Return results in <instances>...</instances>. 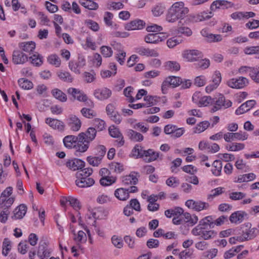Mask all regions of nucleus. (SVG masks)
Masks as SVG:
<instances>
[{
    "mask_svg": "<svg viewBox=\"0 0 259 259\" xmlns=\"http://www.w3.org/2000/svg\"><path fill=\"white\" fill-rule=\"evenodd\" d=\"M214 227L213 218L211 215L207 216L199 222V224L194 228L191 233L195 236H200L204 240H209L215 237L217 232L209 230Z\"/></svg>",
    "mask_w": 259,
    "mask_h": 259,
    "instance_id": "f257e3e1",
    "label": "nucleus"
},
{
    "mask_svg": "<svg viewBox=\"0 0 259 259\" xmlns=\"http://www.w3.org/2000/svg\"><path fill=\"white\" fill-rule=\"evenodd\" d=\"M188 8L185 6L182 1L174 3L168 9L166 14V20L170 23H174L180 19L183 20L189 13Z\"/></svg>",
    "mask_w": 259,
    "mask_h": 259,
    "instance_id": "f03ea898",
    "label": "nucleus"
},
{
    "mask_svg": "<svg viewBox=\"0 0 259 259\" xmlns=\"http://www.w3.org/2000/svg\"><path fill=\"white\" fill-rule=\"evenodd\" d=\"M92 168H86L80 170L76 172L77 180L76 185L80 188H85L92 186L94 183V180L89 177L92 174Z\"/></svg>",
    "mask_w": 259,
    "mask_h": 259,
    "instance_id": "7ed1b4c3",
    "label": "nucleus"
},
{
    "mask_svg": "<svg viewBox=\"0 0 259 259\" xmlns=\"http://www.w3.org/2000/svg\"><path fill=\"white\" fill-rule=\"evenodd\" d=\"M67 93L71 95L74 99H76L80 102H84L89 107H92L94 106L93 102L89 99L87 95L80 90L73 88H70L67 90Z\"/></svg>",
    "mask_w": 259,
    "mask_h": 259,
    "instance_id": "20e7f679",
    "label": "nucleus"
},
{
    "mask_svg": "<svg viewBox=\"0 0 259 259\" xmlns=\"http://www.w3.org/2000/svg\"><path fill=\"white\" fill-rule=\"evenodd\" d=\"M214 99L213 106L211 109V112H215L219 110L225 109L230 107L232 105V102L228 99H226L225 96L220 94L218 97Z\"/></svg>",
    "mask_w": 259,
    "mask_h": 259,
    "instance_id": "39448f33",
    "label": "nucleus"
},
{
    "mask_svg": "<svg viewBox=\"0 0 259 259\" xmlns=\"http://www.w3.org/2000/svg\"><path fill=\"white\" fill-rule=\"evenodd\" d=\"M242 233L244 239L246 241L254 238L258 233V230L256 228H252L250 223H245L241 225Z\"/></svg>",
    "mask_w": 259,
    "mask_h": 259,
    "instance_id": "423d86ee",
    "label": "nucleus"
},
{
    "mask_svg": "<svg viewBox=\"0 0 259 259\" xmlns=\"http://www.w3.org/2000/svg\"><path fill=\"white\" fill-rule=\"evenodd\" d=\"M185 205L189 208L197 211L207 209L209 207V204L207 202L200 200L195 201L193 199L187 200L185 202Z\"/></svg>",
    "mask_w": 259,
    "mask_h": 259,
    "instance_id": "0eeeda50",
    "label": "nucleus"
},
{
    "mask_svg": "<svg viewBox=\"0 0 259 259\" xmlns=\"http://www.w3.org/2000/svg\"><path fill=\"white\" fill-rule=\"evenodd\" d=\"M83 133H79L77 136V141L76 144V152L83 153L87 151L90 142L84 138Z\"/></svg>",
    "mask_w": 259,
    "mask_h": 259,
    "instance_id": "6e6552de",
    "label": "nucleus"
},
{
    "mask_svg": "<svg viewBox=\"0 0 259 259\" xmlns=\"http://www.w3.org/2000/svg\"><path fill=\"white\" fill-rule=\"evenodd\" d=\"M227 85L234 89H242L248 84V79L244 77L233 78L227 82Z\"/></svg>",
    "mask_w": 259,
    "mask_h": 259,
    "instance_id": "1a4fd4ad",
    "label": "nucleus"
},
{
    "mask_svg": "<svg viewBox=\"0 0 259 259\" xmlns=\"http://www.w3.org/2000/svg\"><path fill=\"white\" fill-rule=\"evenodd\" d=\"M248 134L244 132L239 131L237 133H227L224 135V138L226 142H230L234 140L244 141L247 139Z\"/></svg>",
    "mask_w": 259,
    "mask_h": 259,
    "instance_id": "9d476101",
    "label": "nucleus"
},
{
    "mask_svg": "<svg viewBox=\"0 0 259 259\" xmlns=\"http://www.w3.org/2000/svg\"><path fill=\"white\" fill-rule=\"evenodd\" d=\"M222 80V76L219 71H214L212 76V83L206 87L205 91L207 93H210L219 85Z\"/></svg>",
    "mask_w": 259,
    "mask_h": 259,
    "instance_id": "9b49d317",
    "label": "nucleus"
},
{
    "mask_svg": "<svg viewBox=\"0 0 259 259\" xmlns=\"http://www.w3.org/2000/svg\"><path fill=\"white\" fill-rule=\"evenodd\" d=\"M86 65V61L82 56H79L77 62L70 61L69 63L70 69L76 74H80V70Z\"/></svg>",
    "mask_w": 259,
    "mask_h": 259,
    "instance_id": "f8f14e48",
    "label": "nucleus"
},
{
    "mask_svg": "<svg viewBox=\"0 0 259 259\" xmlns=\"http://www.w3.org/2000/svg\"><path fill=\"white\" fill-rule=\"evenodd\" d=\"M51 249L48 247L47 243L41 241L38 245L37 256L40 259H48L51 255Z\"/></svg>",
    "mask_w": 259,
    "mask_h": 259,
    "instance_id": "ddd939ff",
    "label": "nucleus"
},
{
    "mask_svg": "<svg viewBox=\"0 0 259 259\" xmlns=\"http://www.w3.org/2000/svg\"><path fill=\"white\" fill-rule=\"evenodd\" d=\"M166 38L165 36L162 33H149L145 36L144 40L148 44H158L163 41Z\"/></svg>",
    "mask_w": 259,
    "mask_h": 259,
    "instance_id": "4468645a",
    "label": "nucleus"
},
{
    "mask_svg": "<svg viewBox=\"0 0 259 259\" xmlns=\"http://www.w3.org/2000/svg\"><path fill=\"white\" fill-rule=\"evenodd\" d=\"M248 214L244 211H237L232 213L229 217L232 223L239 224L242 223L245 218H247Z\"/></svg>",
    "mask_w": 259,
    "mask_h": 259,
    "instance_id": "2eb2a0df",
    "label": "nucleus"
},
{
    "mask_svg": "<svg viewBox=\"0 0 259 259\" xmlns=\"http://www.w3.org/2000/svg\"><path fill=\"white\" fill-rule=\"evenodd\" d=\"M28 59V56L20 50H14L13 52L12 61L15 64H23Z\"/></svg>",
    "mask_w": 259,
    "mask_h": 259,
    "instance_id": "dca6fc26",
    "label": "nucleus"
},
{
    "mask_svg": "<svg viewBox=\"0 0 259 259\" xmlns=\"http://www.w3.org/2000/svg\"><path fill=\"white\" fill-rule=\"evenodd\" d=\"M135 52L141 56L146 57H158V53L155 49H150L143 46L138 47L135 49Z\"/></svg>",
    "mask_w": 259,
    "mask_h": 259,
    "instance_id": "f3484780",
    "label": "nucleus"
},
{
    "mask_svg": "<svg viewBox=\"0 0 259 259\" xmlns=\"http://www.w3.org/2000/svg\"><path fill=\"white\" fill-rule=\"evenodd\" d=\"M46 123L50 127L60 132H63L65 130V124L61 120L57 119L47 118Z\"/></svg>",
    "mask_w": 259,
    "mask_h": 259,
    "instance_id": "a211bd4d",
    "label": "nucleus"
},
{
    "mask_svg": "<svg viewBox=\"0 0 259 259\" xmlns=\"http://www.w3.org/2000/svg\"><path fill=\"white\" fill-rule=\"evenodd\" d=\"M112 94L111 91L107 88H102L95 90L94 95L99 100L108 99Z\"/></svg>",
    "mask_w": 259,
    "mask_h": 259,
    "instance_id": "6ab92c4d",
    "label": "nucleus"
},
{
    "mask_svg": "<svg viewBox=\"0 0 259 259\" xmlns=\"http://www.w3.org/2000/svg\"><path fill=\"white\" fill-rule=\"evenodd\" d=\"M183 56L188 61L193 62L202 57L201 52L198 50H186L183 53Z\"/></svg>",
    "mask_w": 259,
    "mask_h": 259,
    "instance_id": "aec40b11",
    "label": "nucleus"
},
{
    "mask_svg": "<svg viewBox=\"0 0 259 259\" xmlns=\"http://www.w3.org/2000/svg\"><path fill=\"white\" fill-rule=\"evenodd\" d=\"M66 166L72 170L82 169L84 166V162L80 159L74 158L66 162Z\"/></svg>",
    "mask_w": 259,
    "mask_h": 259,
    "instance_id": "412c9836",
    "label": "nucleus"
},
{
    "mask_svg": "<svg viewBox=\"0 0 259 259\" xmlns=\"http://www.w3.org/2000/svg\"><path fill=\"white\" fill-rule=\"evenodd\" d=\"M140 175L138 172L132 171L128 176H124L122 179V183L125 185H136L138 182Z\"/></svg>",
    "mask_w": 259,
    "mask_h": 259,
    "instance_id": "4be33fe9",
    "label": "nucleus"
},
{
    "mask_svg": "<svg viewBox=\"0 0 259 259\" xmlns=\"http://www.w3.org/2000/svg\"><path fill=\"white\" fill-rule=\"evenodd\" d=\"M145 22L141 20L136 19L127 23L125 25V29L127 30H140L143 28Z\"/></svg>",
    "mask_w": 259,
    "mask_h": 259,
    "instance_id": "5701e85b",
    "label": "nucleus"
},
{
    "mask_svg": "<svg viewBox=\"0 0 259 259\" xmlns=\"http://www.w3.org/2000/svg\"><path fill=\"white\" fill-rule=\"evenodd\" d=\"M256 102L254 100H248L241 105L235 111L237 115L242 114L251 109L255 104Z\"/></svg>",
    "mask_w": 259,
    "mask_h": 259,
    "instance_id": "b1692460",
    "label": "nucleus"
},
{
    "mask_svg": "<svg viewBox=\"0 0 259 259\" xmlns=\"http://www.w3.org/2000/svg\"><path fill=\"white\" fill-rule=\"evenodd\" d=\"M143 158L147 163L151 162L158 159L159 157V152L154 151L153 149H149L144 152Z\"/></svg>",
    "mask_w": 259,
    "mask_h": 259,
    "instance_id": "393cba45",
    "label": "nucleus"
},
{
    "mask_svg": "<svg viewBox=\"0 0 259 259\" xmlns=\"http://www.w3.org/2000/svg\"><path fill=\"white\" fill-rule=\"evenodd\" d=\"M234 6V4L231 2L225 0H217L214 1L210 6L211 11H215L221 7L223 8H229Z\"/></svg>",
    "mask_w": 259,
    "mask_h": 259,
    "instance_id": "a878e982",
    "label": "nucleus"
},
{
    "mask_svg": "<svg viewBox=\"0 0 259 259\" xmlns=\"http://www.w3.org/2000/svg\"><path fill=\"white\" fill-rule=\"evenodd\" d=\"M68 125L71 130L74 132H77L80 128L81 122L77 116L72 115L68 119Z\"/></svg>",
    "mask_w": 259,
    "mask_h": 259,
    "instance_id": "bb28decb",
    "label": "nucleus"
},
{
    "mask_svg": "<svg viewBox=\"0 0 259 259\" xmlns=\"http://www.w3.org/2000/svg\"><path fill=\"white\" fill-rule=\"evenodd\" d=\"M77 136L73 135H68L65 136L63 139V143L64 146L68 148H75L76 149V144L77 141Z\"/></svg>",
    "mask_w": 259,
    "mask_h": 259,
    "instance_id": "cd10ccee",
    "label": "nucleus"
},
{
    "mask_svg": "<svg viewBox=\"0 0 259 259\" xmlns=\"http://www.w3.org/2000/svg\"><path fill=\"white\" fill-rule=\"evenodd\" d=\"M182 221H183V224L188 223L189 225L193 226L197 223L198 219L196 215H191L188 212H184L182 216Z\"/></svg>",
    "mask_w": 259,
    "mask_h": 259,
    "instance_id": "c85d7f7f",
    "label": "nucleus"
},
{
    "mask_svg": "<svg viewBox=\"0 0 259 259\" xmlns=\"http://www.w3.org/2000/svg\"><path fill=\"white\" fill-rule=\"evenodd\" d=\"M18 46L20 49L26 53H31L35 48V43L34 41H25L20 42Z\"/></svg>",
    "mask_w": 259,
    "mask_h": 259,
    "instance_id": "c756f323",
    "label": "nucleus"
},
{
    "mask_svg": "<svg viewBox=\"0 0 259 259\" xmlns=\"http://www.w3.org/2000/svg\"><path fill=\"white\" fill-rule=\"evenodd\" d=\"M113 18V14L109 12H106L104 14V21L105 24L110 27L111 28L117 29L119 27V25L117 24L114 23L112 21Z\"/></svg>",
    "mask_w": 259,
    "mask_h": 259,
    "instance_id": "7c9ffc66",
    "label": "nucleus"
},
{
    "mask_svg": "<svg viewBox=\"0 0 259 259\" xmlns=\"http://www.w3.org/2000/svg\"><path fill=\"white\" fill-rule=\"evenodd\" d=\"M126 133L127 136L132 141L141 142L144 139V137L141 134L133 130L128 129L126 131Z\"/></svg>",
    "mask_w": 259,
    "mask_h": 259,
    "instance_id": "2f4dec72",
    "label": "nucleus"
},
{
    "mask_svg": "<svg viewBox=\"0 0 259 259\" xmlns=\"http://www.w3.org/2000/svg\"><path fill=\"white\" fill-rule=\"evenodd\" d=\"M74 235V240L78 244L85 243L87 240V234L82 231H79L77 234L75 233V230L72 231Z\"/></svg>",
    "mask_w": 259,
    "mask_h": 259,
    "instance_id": "473e14b6",
    "label": "nucleus"
},
{
    "mask_svg": "<svg viewBox=\"0 0 259 259\" xmlns=\"http://www.w3.org/2000/svg\"><path fill=\"white\" fill-rule=\"evenodd\" d=\"M26 211V206L24 204H21L14 210L12 218L15 219H21L25 215Z\"/></svg>",
    "mask_w": 259,
    "mask_h": 259,
    "instance_id": "72a5a7b5",
    "label": "nucleus"
},
{
    "mask_svg": "<svg viewBox=\"0 0 259 259\" xmlns=\"http://www.w3.org/2000/svg\"><path fill=\"white\" fill-rule=\"evenodd\" d=\"M79 3L83 7L90 10H96L98 9L99 5L94 0H79Z\"/></svg>",
    "mask_w": 259,
    "mask_h": 259,
    "instance_id": "f704fd0d",
    "label": "nucleus"
},
{
    "mask_svg": "<svg viewBox=\"0 0 259 259\" xmlns=\"http://www.w3.org/2000/svg\"><path fill=\"white\" fill-rule=\"evenodd\" d=\"M114 195L117 199L121 201H125L128 199L130 197L128 191L122 188L116 189L115 191Z\"/></svg>",
    "mask_w": 259,
    "mask_h": 259,
    "instance_id": "c9c22d12",
    "label": "nucleus"
},
{
    "mask_svg": "<svg viewBox=\"0 0 259 259\" xmlns=\"http://www.w3.org/2000/svg\"><path fill=\"white\" fill-rule=\"evenodd\" d=\"M165 10L164 5L161 3H158L152 8L151 12L154 17H159L163 14Z\"/></svg>",
    "mask_w": 259,
    "mask_h": 259,
    "instance_id": "e433bc0d",
    "label": "nucleus"
},
{
    "mask_svg": "<svg viewBox=\"0 0 259 259\" xmlns=\"http://www.w3.org/2000/svg\"><path fill=\"white\" fill-rule=\"evenodd\" d=\"M51 93L54 97L60 102H65L67 100L66 95L58 89H54L52 90Z\"/></svg>",
    "mask_w": 259,
    "mask_h": 259,
    "instance_id": "4c0bfd02",
    "label": "nucleus"
},
{
    "mask_svg": "<svg viewBox=\"0 0 259 259\" xmlns=\"http://www.w3.org/2000/svg\"><path fill=\"white\" fill-rule=\"evenodd\" d=\"M222 166L221 161L219 160H215L212 164V168L211 171L212 174L215 176H220L221 174Z\"/></svg>",
    "mask_w": 259,
    "mask_h": 259,
    "instance_id": "58836bf2",
    "label": "nucleus"
},
{
    "mask_svg": "<svg viewBox=\"0 0 259 259\" xmlns=\"http://www.w3.org/2000/svg\"><path fill=\"white\" fill-rule=\"evenodd\" d=\"M82 76L83 80L88 83H92L96 79V73L94 71H85L82 73Z\"/></svg>",
    "mask_w": 259,
    "mask_h": 259,
    "instance_id": "ea45409f",
    "label": "nucleus"
},
{
    "mask_svg": "<svg viewBox=\"0 0 259 259\" xmlns=\"http://www.w3.org/2000/svg\"><path fill=\"white\" fill-rule=\"evenodd\" d=\"M83 133L84 134V138L91 142L96 136L97 130L94 127H91L88 128L85 132Z\"/></svg>",
    "mask_w": 259,
    "mask_h": 259,
    "instance_id": "a19ab883",
    "label": "nucleus"
},
{
    "mask_svg": "<svg viewBox=\"0 0 259 259\" xmlns=\"http://www.w3.org/2000/svg\"><path fill=\"white\" fill-rule=\"evenodd\" d=\"M116 180V177L110 176L101 178L100 180V183L102 186H107L114 184Z\"/></svg>",
    "mask_w": 259,
    "mask_h": 259,
    "instance_id": "79ce46f5",
    "label": "nucleus"
},
{
    "mask_svg": "<svg viewBox=\"0 0 259 259\" xmlns=\"http://www.w3.org/2000/svg\"><path fill=\"white\" fill-rule=\"evenodd\" d=\"M210 125L208 121H203L197 124L194 128V133H201L206 130Z\"/></svg>",
    "mask_w": 259,
    "mask_h": 259,
    "instance_id": "37998d69",
    "label": "nucleus"
},
{
    "mask_svg": "<svg viewBox=\"0 0 259 259\" xmlns=\"http://www.w3.org/2000/svg\"><path fill=\"white\" fill-rule=\"evenodd\" d=\"M214 103V99L210 96H203L200 98L199 100L198 105L200 107L207 106L209 105H212Z\"/></svg>",
    "mask_w": 259,
    "mask_h": 259,
    "instance_id": "c03bdc74",
    "label": "nucleus"
},
{
    "mask_svg": "<svg viewBox=\"0 0 259 259\" xmlns=\"http://www.w3.org/2000/svg\"><path fill=\"white\" fill-rule=\"evenodd\" d=\"M165 79L168 84L171 85L173 88L179 86L182 82L181 78L174 76H169Z\"/></svg>",
    "mask_w": 259,
    "mask_h": 259,
    "instance_id": "a18cd8bd",
    "label": "nucleus"
},
{
    "mask_svg": "<svg viewBox=\"0 0 259 259\" xmlns=\"http://www.w3.org/2000/svg\"><path fill=\"white\" fill-rule=\"evenodd\" d=\"M59 78L65 82H71L73 80V77L70 73L66 71H59L57 73Z\"/></svg>",
    "mask_w": 259,
    "mask_h": 259,
    "instance_id": "49530a36",
    "label": "nucleus"
},
{
    "mask_svg": "<svg viewBox=\"0 0 259 259\" xmlns=\"http://www.w3.org/2000/svg\"><path fill=\"white\" fill-rule=\"evenodd\" d=\"M144 151H145V150L143 149L142 147L136 145L132 150V154L133 156L136 158H143Z\"/></svg>",
    "mask_w": 259,
    "mask_h": 259,
    "instance_id": "de8ad7c7",
    "label": "nucleus"
},
{
    "mask_svg": "<svg viewBox=\"0 0 259 259\" xmlns=\"http://www.w3.org/2000/svg\"><path fill=\"white\" fill-rule=\"evenodd\" d=\"M11 242L8 238H5L3 242L2 254L4 256H7L11 249Z\"/></svg>",
    "mask_w": 259,
    "mask_h": 259,
    "instance_id": "09e8293b",
    "label": "nucleus"
},
{
    "mask_svg": "<svg viewBox=\"0 0 259 259\" xmlns=\"http://www.w3.org/2000/svg\"><path fill=\"white\" fill-rule=\"evenodd\" d=\"M245 148L243 143H233L231 145L226 146V148L230 151H238L243 150Z\"/></svg>",
    "mask_w": 259,
    "mask_h": 259,
    "instance_id": "8fccbe9b",
    "label": "nucleus"
},
{
    "mask_svg": "<svg viewBox=\"0 0 259 259\" xmlns=\"http://www.w3.org/2000/svg\"><path fill=\"white\" fill-rule=\"evenodd\" d=\"M18 83L21 88L25 90H30L33 88L32 82L25 78L19 79Z\"/></svg>",
    "mask_w": 259,
    "mask_h": 259,
    "instance_id": "3c124183",
    "label": "nucleus"
},
{
    "mask_svg": "<svg viewBox=\"0 0 259 259\" xmlns=\"http://www.w3.org/2000/svg\"><path fill=\"white\" fill-rule=\"evenodd\" d=\"M31 63L36 66H39L42 63V58L40 55L36 53L29 58Z\"/></svg>",
    "mask_w": 259,
    "mask_h": 259,
    "instance_id": "603ef678",
    "label": "nucleus"
},
{
    "mask_svg": "<svg viewBox=\"0 0 259 259\" xmlns=\"http://www.w3.org/2000/svg\"><path fill=\"white\" fill-rule=\"evenodd\" d=\"M108 131L110 136L114 138H118L122 136L119 128L114 125L109 127Z\"/></svg>",
    "mask_w": 259,
    "mask_h": 259,
    "instance_id": "864d4df0",
    "label": "nucleus"
},
{
    "mask_svg": "<svg viewBox=\"0 0 259 259\" xmlns=\"http://www.w3.org/2000/svg\"><path fill=\"white\" fill-rule=\"evenodd\" d=\"M48 62L56 67H58L61 64V60L60 58L56 54H52L49 56L48 58Z\"/></svg>",
    "mask_w": 259,
    "mask_h": 259,
    "instance_id": "5fc2aeb1",
    "label": "nucleus"
},
{
    "mask_svg": "<svg viewBox=\"0 0 259 259\" xmlns=\"http://www.w3.org/2000/svg\"><path fill=\"white\" fill-rule=\"evenodd\" d=\"M218 253V249L212 248L203 252V259H212L216 256Z\"/></svg>",
    "mask_w": 259,
    "mask_h": 259,
    "instance_id": "6e6d98bb",
    "label": "nucleus"
},
{
    "mask_svg": "<svg viewBox=\"0 0 259 259\" xmlns=\"http://www.w3.org/2000/svg\"><path fill=\"white\" fill-rule=\"evenodd\" d=\"M87 160L90 165L93 166H98L101 163L102 159L97 156H90L87 157Z\"/></svg>",
    "mask_w": 259,
    "mask_h": 259,
    "instance_id": "4d7b16f0",
    "label": "nucleus"
},
{
    "mask_svg": "<svg viewBox=\"0 0 259 259\" xmlns=\"http://www.w3.org/2000/svg\"><path fill=\"white\" fill-rule=\"evenodd\" d=\"M250 77L255 82L259 83V67H253L250 73Z\"/></svg>",
    "mask_w": 259,
    "mask_h": 259,
    "instance_id": "13d9d810",
    "label": "nucleus"
},
{
    "mask_svg": "<svg viewBox=\"0 0 259 259\" xmlns=\"http://www.w3.org/2000/svg\"><path fill=\"white\" fill-rule=\"evenodd\" d=\"M94 128H96L98 131H102L105 128V122L101 119L96 118L94 120Z\"/></svg>",
    "mask_w": 259,
    "mask_h": 259,
    "instance_id": "bf43d9fd",
    "label": "nucleus"
},
{
    "mask_svg": "<svg viewBox=\"0 0 259 259\" xmlns=\"http://www.w3.org/2000/svg\"><path fill=\"white\" fill-rule=\"evenodd\" d=\"M184 133L185 129L183 127L179 128L175 125V128L172 130V133L170 135L172 138H178L181 137Z\"/></svg>",
    "mask_w": 259,
    "mask_h": 259,
    "instance_id": "052dcab7",
    "label": "nucleus"
},
{
    "mask_svg": "<svg viewBox=\"0 0 259 259\" xmlns=\"http://www.w3.org/2000/svg\"><path fill=\"white\" fill-rule=\"evenodd\" d=\"M111 169L113 170L116 173L121 172L124 168L123 165L120 163L113 162L109 165Z\"/></svg>",
    "mask_w": 259,
    "mask_h": 259,
    "instance_id": "680f3d73",
    "label": "nucleus"
},
{
    "mask_svg": "<svg viewBox=\"0 0 259 259\" xmlns=\"http://www.w3.org/2000/svg\"><path fill=\"white\" fill-rule=\"evenodd\" d=\"M124 8V5L121 2H112L108 4V9L110 10H119Z\"/></svg>",
    "mask_w": 259,
    "mask_h": 259,
    "instance_id": "e2e57ef3",
    "label": "nucleus"
},
{
    "mask_svg": "<svg viewBox=\"0 0 259 259\" xmlns=\"http://www.w3.org/2000/svg\"><path fill=\"white\" fill-rule=\"evenodd\" d=\"M80 112L83 116L88 118H93L96 115V112L94 110L87 108H83Z\"/></svg>",
    "mask_w": 259,
    "mask_h": 259,
    "instance_id": "0e129e2a",
    "label": "nucleus"
},
{
    "mask_svg": "<svg viewBox=\"0 0 259 259\" xmlns=\"http://www.w3.org/2000/svg\"><path fill=\"white\" fill-rule=\"evenodd\" d=\"M166 68L171 71H178L180 69V64L175 61H168L166 62L165 65Z\"/></svg>",
    "mask_w": 259,
    "mask_h": 259,
    "instance_id": "69168bd1",
    "label": "nucleus"
},
{
    "mask_svg": "<svg viewBox=\"0 0 259 259\" xmlns=\"http://www.w3.org/2000/svg\"><path fill=\"white\" fill-rule=\"evenodd\" d=\"M101 53L106 58L110 57L112 55L113 51L112 49L106 46H102L100 48Z\"/></svg>",
    "mask_w": 259,
    "mask_h": 259,
    "instance_id": "338daca9",
    "label": "nucleus"
},
{
    "mask_svg": "<svg viewBox=\"0 0 259 259\" xmlns=\"http://www.w3.org/2000/svg\"><path fill=\"white\" fill-rule=\"evenodd\" d=\"M126 53L123 50H120L116 55L115 58L117 61L120 64L123 65L125 61Z\"/></svg>",
    "mask_w": 259,
    "mask_h": 259,
    "instance_id": "774afa93",
    "label": "nucleus"
}]
</instances>
